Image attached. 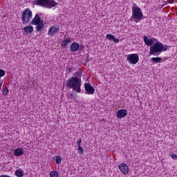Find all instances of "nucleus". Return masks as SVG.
<instances>
[{
	"label": "nucleus",
	"mask_w": 177,
	"mask_h": 177,
	"mask_svg": "<svg viewBox=\"0 0 177 177\" xmlns=\"http://www.w3.org/2000/svg\"><path fill=\"white\" fill-rule=\"evenodd\" d=\"M59 31H60V28H59V27L52 26L48 30V35L53 37V35H55V34H57Z\"/></svg>",
	"instance_id": "obj_10"
},
{
	"label": "nucleus",
	"mask_w": 177,
	"mask_h": 177,
	"mask_svg": "<svg viewBox=\"0 0 177 177\" xmlns=\"http://www.w3.org/2000/svg\"><path fill=\"white\" fill-rule=\"evenodd\" d=\"M14 154L17 156V157L23 156V154H24V149H23V148H17L14 151Z\"/></svg>",
	"instance_id": "obj_14"
},
{
	"label": "nucleus",
	"mask_w": 177,
	"mask_h": 177,
	"mask_svg": "<svg viewBox=\"0 0 177 177\" xmlns=\"http://www.w3.org/2000/svg\"><path fill=\"white\" fill-rule=\"evenodd\" d=\"M24 32H26V34H32V31H34V27H32V26L30 25V26L24 27Z\"/></svg>",
	"instance_id": "obj_16"
},
{
	"label": "nucleus",
	"mask_w": 177,
	"mask_h": 177,
	"mask_svg": "<svg viewBox=\"0 0 177 177\" xmlns=\"http://www.w3.org/2000/svg\"><path fill=\"white\" fill-rule=\"evenodd\" d=\"M119 169L122 174H124V175H128V172H129V169L128 168V165L125 163H121L118 166Z\"/></svg>",
	"instance_id": "obj_8"
},
{
	"label": "nucleus",
	"mask_w": 177,
	"mask_h": 177,
	"mask_svg": "<svg viewBox=\"0 0 177 177\" xmlns=\"http://www.w3.org/2000/svg\"><path fill=\"white\" fill-rule=\"evenodd\" d=\"M68 44H71V39H70V37L62 41V46H63V48H67Z\"/></svg>",
	"instance_id": "obj_17"
},
{
	"label": "nucleus",
	"mask_w": 177,
	"mask_h": 177,
	"mask_svg": "<svg viewBox=\"0 0 177 177\" xmlns=\"http://www.w3.org/2000/svg\"><path fill=\"white\" fill-rule=\"evenodd\" d=\"M55 162L56 164H60V162H62V158L60 157V156H57L55 157Z\"/></svg>",
	"instance_id": "obj_23"
},
{
	"label": "nucleus",
	"mask_w": 177,
	"mask_h": 177,
	"mask_svg": "<svg viewBox=\"0 0 177 177\" xmlns=\"http://www.w3.org/2000/svg\"><path fill=\"white\" fill-rule=\"evenodd\" d=\"M143 19V12L140 8L134 6L132 7V15L130 20H134L136 23H139Z\"/></svg>",
	"instance_id": "obj_3"
},
{
	"label": "nucleus",
	"mask_w": 177,
	"mask_h": 177,
	"mask_svg": "<svg viewBox=\"0 0 177 177\" xmlns=\"http://www.w3.org/2000/svg\"><path fill=\"white\" fill-rule=\"evenodd\" d=\"M80 44L77 42L72 43L70 47L71 52H78L80 50Z\"/></svg>",
	"instance_id": "obj_11"
},
{
	"label": "nucleus",
	"mask_w": 177,
	"mask_h": 177,
	"mask_svg": "<svg viewBox=\"0 0 177 177\" xmlns=\"http://www.w3.org/2000/svg\"><path fill=\"white\" fill-rule=\"evenodd\" d=\"M106 39H109V41H113V42H115V44H118V42H120V39H118V38H115L114 35L111 34L106 35Z\"/></svg>",
	"instance_id": "obj_15"
},
{
	"label": "nucleus",
	"mask_w": 177,
	"mask_h": 177,
	"mask_svg": "<svg viewBox=\"0 0 177 177\" xmlns=\"http://www.w3.org/2000/svg\"><path fill=\"white\" fill-rule=\"evenodd\" d=\"M171 158L173 160H177V155L176 154H172L171 155Z\"/></svg>",
	"instance_id": "obj_29"
},
{
	"label": "nucleus",
	"mask_w": 177,
	"mask_h": 177,
	"mask_svg": "<svg viewBox=\"0 0 177 177\" xmlns=\"http://www.w3.org/2000/svg\"><path fill=\"white\" fill-rule=\"evenodd\" d=\"M66 86L69 89L73 88V91L80 93L81 92V80L78 77H71L68 79Z\"/></svg>",
	"instance_id": "obj_1"
},
{
	"label": "nucleus",
	"mask_w": 177,
	"mask_h": 177,
	"mask_svg": "<svg viewBox=\"0 0 177 177\" xmlns=\"http://www.w3.org/2000/svg\"><path fill=\"white\" fill-rule=\"evenodd\" d=\"M84 89L88 95H93L95 93V88L91 85V83H85Z\"/></svg>",
	"instance_id": "obj_7"
},
{
	"label": "nucleus",
	"mask_w": 177,
	"mask_h": 177,
	"mask_svg": "<svg viewBox=\"0 0 177 177\" xmlns=\"http://www.w3.org/2000/svg\"><path fill=\"white\" fill-rule=\"evenodd\" d=\"M5 75V71L0 69V77Z\"/></svg>",
	"instance_id": "obj_26"
},
{
	"label": "nucleus",
	"mask_w": 177,
	"mask_h": 177,
	"mask_svg": "<svg viewBox=\"0 0 177 177\" xmlns=\"http://www.w3.org/2000/svg\"><path fill=\"white\" fill-rule=\"evenodd\" d=\"M75 97V93H72L71 95H70V98L71 99H74Z\"/></svg>",
	"instance_id": "obj_28"
},
{
	"label": "nucleus",
	"mask_w": 177,
	"mask_h": 177,
	"mask_svg": "<svg viewBox=\"0 0 177 177\" xmlns=\"http://www.w3.org/2000/svg\"><path fill=\"white\" fill-rule=\"evenodd\" d=\"M15 175L17 177H23L24 176V171L17 169L15 171Z\"/></svg>",
	"instance_id": "obj_18"
},
{
	"label": "nucleus",
	"mask_w": 177,
	"mask_h": 177,
	"mask_svg": "<svg viewBox=\"0 0 177 177\" xmlns=\"http://www.w3.org/2000/svg\"><path fill=\"white\" fill-rule=\"evenodd\" d=\"M81 143H82V140L80 139L77 141V147H81Z\"/></svg>",
	"instance_id": "obj_27"
},
{
	"label": "nucleus",
	"mask_w": 177,
	"mask_h": 177,
	"mask_svg": "<svg viewBox=\"0 0 177 177\" xmlns=\"http://www.w3.org/2000/svg\"><path fill=\"white\" fill-rule=\"evenodd\" d=\"M32 17V12L30 8H26L21 15V21L24 24L28 23Z\"/></svg>",
	"instance_id": "obj_5"
},
{
	"label": "nucleus",
	"mask_w": 177,
	"mask_h": 177,
	"mask_svg": "<svg viewBox=\"0 0 177 177\" xmlns=\"http://www.w3.org/2000/svg\"><path fill=\"white\" fill-rule=\"evenodd\" d=\"M151 62L152 63H160L161 62V58L160 57H152L151 58Z\"/></svg>",
	"instance_id": "obj_21"
},
{
	"label": "nucleus",
	"mask_w": 177,
	"mask_h": 177,
	"mask_svg": "<svg viewBox=\"0 0 177 177\" xmlns=\"http://www.w3.org/2000/svg\"><path fill=\"white\" fill-rule=\"evenodd\" d=\"M41 21V17H39V15L36 14L35 17L32 19V20L30 22V24H32V26H37L39 23Z\"/></svg>",
	"instance_id": "obj_12"
},
{
	"label": "nucleus",
	"mask_w": 177,
	"mask_h": 177,
	"mask_svg": "<svg viewBox=\"0 0 177 177\" xmlns=\"http://www.w3.org/2000/svg\"><path fill=\"white\" fill-rule=\"evenodd\" d=\"M59 3L55 1V0H37L36 5L39 6H44V8H48L50 9L52 8H55L56 5Z\"/></svg>",
	"instance_id": "obj_4"
},
{
	"label": "nucleus",
	"mask_w": 177,
	"mask_h": 177,
	"mask_svg": "<svg viewBox=\"0 0 177 177\" xmlns=\"http://www.w3.org/2000/svg\"><path fill=\"white\" fill-rule=\"evenodd\" d=\"M77 151L80 154H84V149L82 147H77Z\"/></svg>",
	"instance_id": "obj_25"
},
{
	"label": "nucleus",
	"mask_w": 177,
	"mask_h": 177,
	"mask_svg": "<svg viewBox=\"0 0 177 177\" xmlns=\"http://www.w3.org/2000/svg\"><path fill=\"white\" fill-rule=\"evenodd\" d=\"M50 177H59V173L57 171H52L50 173Z\"/></svg>",
	"instance_id": "obj_22"
},
{
	"label": "nucleus",
	"mask_w": 177,
	"mask_h": 177,
	"mask_svg": "<svg viewBox=\"0 0 177 177\" xmlns=\"http://www.w3.org/2000/svg\"><path fill=\"white\" fill-rule=\"evenodd\" d=\"M3 92V95L4 96H6V95H8V92H9V90H8V87L6 86L5 88H3V90L2 91Z\"/></svg>",
	"instance_id": "obj_24"
},
{
	"label": "nucleus",
	"mask_w": 177,
	"mask_h": 177,
	"mask_svg": "<svg viewBox=\"0 0 177 177\" xmlns=\"http://www.w3.org/2000/svg\"><path fill=\"white\" fill-rule=\"evenodd\" d=\"M0 86H2V84L1 83V79H0Z\"/></svg>",
	"instance_id": "obj_31"
},
{
	"label": "nucleus",
	"mask_w": 177,
	"mask_h": 177,
	"mask_svg": "<svg viewBox=\"0 0 177 177\" xmlns=\"http://www.w3.org/2000/svg\"><path fill=\"white\" fill-rule=\"evenodd\" d=\"M127 62L130 64H136L139 62V55L138 54H129L127 55Z\"/></svg>",
	"instance_id": "obj_6"
},
{
	"label": "nucleus",
	"mask_w": 177,
	"mask_h": 177,
	"mask_svg": "<svg viewBox=\"0 0 177 177\" xmlns=\"http://www.w3.org/2000/svg\"><path fill=\"white\" fill-rule=\"evenodd\" d=\"M127 115H128V111L127 109H120L117 112V118L119 120H121V118H124V117H127Z\"/></svg>",
	"instance_id": "obj_9"
},
{
	"label": "nucleus",
	"mask_w": 177,
	"mask_h": 177,
	"mask_svg": "<svg viewBox=\"0 0 177 177\" xmlns=\"http://www.w3.org/2000/svg\"><path fill=\"white\" fill-rule=\"evenodd\" d=\"M36 28H37V31H39L40 30H42V28L44 27V22L43 21H41V22H39V24H36Z\"/></svg>",
	"instance_id": "obj_19"
},
{
	"label": "nucleus",
	"mask_w": 177,
	"mask_h": 177,
	"mask_svg": "<svg viewBox=\"0 0 177 177\" xmlns=\"http://www.w3.org/2000/svg\"><path fill=\"white\" fill-rule=\"evenodd\" d=\"M66 70H67L68 73H71V71H73V68L67 67Z\"/></svg>",
	"instance_id": "obj_30"
},
{
	"label": "nucleus",
	"mask_w": 177,
	"mask_h": 177,
	"mask_svg": "<svg viewBox=\"0 0 177 177\" xmlns=\"http://www.w3.org/2000/svg\"><path fill=\"white\" fill-rule=\"evenodd\" d=\"M167 50V47H164V44L161 42H156L152 46L150 47V55H153L154 56H157V55H160L161 52H165Z\"/></svg>",
	"instance_id": "obj_2"
},
{
	"label": "nucleus",
	"mask_w": 177,
	"mask_h": 177,
	"mask_svg": "<svg viewBox=\"0 0 177 177\" xmlns=\"http://www.w3.org/2000/svg\"><path fill=\"white\" fill-rule=\"evenodd\" d=\"M74 75L75 77H72V78H78V80L81 81V77L82 75V73L77 71L76 73H75Z\"/></svg>",
	"instance_id": "obj_20"
},
{
	"label": "nucleus",
	"mask_w": 177,
	"mask_h": 177,
	"mask_svg": "<svg viewBox=\"0 0 177 177\" xmlns=\"http://www.w3.org/2000/svg\"><path fill=\"white\" fill-rule=\"evenodd\" d=\"M144 42L147 46H151L154 44V41L152 39H149L147 36H144Z\"/></svg>",
	"instance_id": "obj_13"
}]
</instances>
